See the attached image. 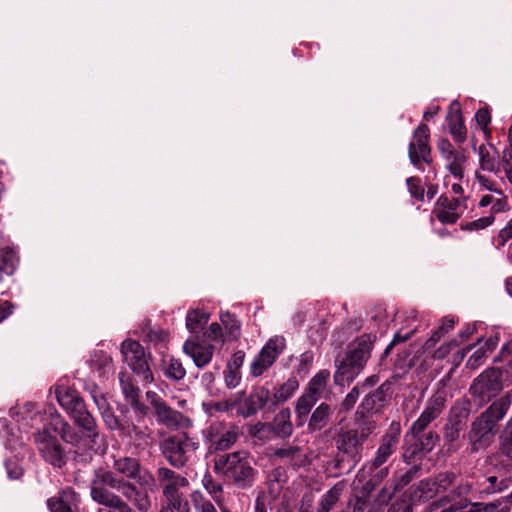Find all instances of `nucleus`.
Returning a JSON list of instances; mask_svg holds the SVG:
<instances>
[{"label":"nucleus","mask_w":512,"mask_h":512,"mask_svg":"<svg viewBox=\"0 0 512 512\" xmlns=\"http://www.w3.org/2000/svg\"><path fill=\"white\" fill-rule=\"evenodd\" d=\"M494 362H501L502 365L486 369L474 379L469 388L473 401L478 406L489 402L512 383V340L501 348Z\"/></svg>","instance_id":"f257e3e1"},{"label":"nucleus","mask_w":512,"mask_h":512,"mask_svg":"<svg viewBox=\"0 0 512 512\" xmlns=\"http://www.w3.org/2000/svg\"><path fill=\"white\" fill-rule=\"evenodd\" d=\"M67 443L78 446L81 437L71 426L62 420L45 424L33 433V440L40 456L54 468H63L68 461L66 451L57 436Z\"/></svg>","instance_id":"f03ea898"},{"label":"nucleus","mask_w":512,"mask_h":512,"mask_svg":"<svg viewBox=\"0 0 512 512\" xmlns=\"http://www.w3.org/2000/svg\"><path fill=\"white\" fill-rule=\"evenodd\" d=\"M376 337L363 334L348 345V350L342 359L335 360L336 371L334 383L345 386L353 382L364 369L371 356Z\"/></svg>","instance_id":"7ed1b4c3"},{"label":"nucleus","mask_w":512,"mask_h":512,"mask_svg":"<svg viewBox=\"0 0 512 512\" xmlns=\"http://www.w3.org/2000/svg\"><path fill=\"white\" fill-rule=\"evenodd\" d=\"M510 405L506 395L495 400L472 423L468 433L471 451L476 452L488 447L497 432V423L504 417Z\"/></svg>","instance_id":"20e7f679"},{"label":"nucleus","mask_w":512,"mask_h":512,"mask_svg":"<svg viewBox=\"0 0 512 512\" xmlns=\"http://www.w3.org/2000/svg\"><path fill=\"white\" fill-rule=\"evenodd\" d=\"M234 408H237V414L244 418L252 417L259 411L274 412L276 407L268 382L265 385L253 386L249 395H246L245 391H239L233 397L217 404L220 411L228 412Z\"/></svg>","instance_id":"39448f33"},{"label":"nucleus","mask_w":512,"mask_h":512,"mask_svg":"<svg viewBox=\"0 0 512 512\" xmlns=\"http://www.w3.org/2000/svg\"><path fill=\"white\" fill-rule=\"evenodd\" d=\"M215 471L222 472L225 479L238 489L251 488L258 471L253 468L245 452L237 451L219 456L215 460Z\"/></svg>","instance_id":"423d86ee"},{"label":"nucleus","mask_w":512,"mask_h":512,"mask_svg":"<svg viewBox=\"0 0 512 512\" xmlns=\"http://www.w3.org/2000/svg\"><path fill=\"white\" fill-rule=\"evenodd\" d=\"M121 354L124 362L132 372L144 383L154 382V375L151 368L153 356L146 351L140 342L133 339H126L121 344Z\"/></svg>","instance_id":"0eeeda50"},{"label":"nucleus","mask_w":512,"mask_h":512,"mask_svg":"<svg viewBox=\"0 0 512 512\" xmlns=\"http://www.w3.org/2000/svg\"><path fill=\"white\" fill-rule=\"evenodd\" d=\"M199 443L191 439L186 432L166 437L160 443V450L166 461L176 469H182L189 461L188 452L195 451Z\"/></svg>","instance_id":"6e6552de"},{"label":"nucleus","mask_w":512,"mask_h":512,"mask_svg":"<svg viewBox=\"0 0 512 512\" xmlns=\"http://www.w3.org/2000/svg\"><path fill=\"white\" fill-rule=\"evenodd\" d=\"M242 434L240 427L235 423L225 421L211 423L204 431L208 452L215 454L229 450Z\"/></svg>","instance_id":"1a4fd4ad"},{"label":"nucleus","mask_w":512,"mask_h":512,"mask_svg":"<svg viewBox=\"0 0 512 512\" xmlns=\"http://www.w3.org/2000/svg\"><path fill=\"white\" fill-rule=\"evenodd\" d=\"M334 440L337 450L343 455L341 459H336V467L341 468L342 463L347 460L349 464L348 471H351L362 459L364 442L354 429H341Z\"/></svg>","instance_id":"9d476101"},{"label":"nucleus","mask_w":512,"mask_h":512,"mask_svg":"<svg viewBox=\"0 0 512 512\" xmlns=\"http://www.w3.org/2000/svg\"><path fill=\"white\" fill-rule=\"evenodd\" d=\"M286 347L283 337H274L262 347L250 365V374L259 377L266 372L276 361Z\"/></svg>","instance_id":"9b49d317"},{"label":"nucleus","mask_w":512,"mask_h":512,"mask_svg":"<svg viewBox=\"0 0 512 512\" xmlns=\"http://www.w3.org/2000/svg\"><path fill=\"white\" fill-rule=\"evenodd\" d=\"M392 382L384 381L375 391L365 395L355 412V419H361L371 414L381 413L391 398Z\"/></svg>","instance_id":"f8f14e48"},{"label":"nucleus","mask_w":512,"mask_h":512,"mask_svg":"<svg viewBox=\"0 0 512 512\" xmlns=\"http://www.w3.org/2000/svg\"><path fill=\"white\" fill-rule=\"evenodd\" d=\"M411 434L413 442L407 445L403 452L406 463L421 461L439 441V435L432 430Z\"/></svg>","instance_id":"ddd939ff"},{"label":"nucleus","mask_w":512,"mask_h":512,"mask_svg":"<svg viewBox=\"0 0 512 512\" xmlns=\"http://www.w3.org/2000/svg\"><path fill=\"white\" fill-rule=\"evenodd\" d=\"M113 468L123 476L135 480L139 486L152 489L155 486V477L147 469H142L138 459L121 457L114 461Z\"/></svg>","instance_id":"4468645a"},{"label":"nucleus","mask_w":512,"mask_h":512,"mask_svg":"<svg viewBox=\"0 0 512 512\" xmlns=\"http://www.w3.org/2000/svg\"><path fill=\"white\" fill-rule=\"evenodd\" d=\"M103 422L107 429L118 430L123 434L130 435L131 432L140 433V428L136 426L128 417L129 409L124 406H118L117 411L107 403L103 408L99 409Z\"/></svg>","instance_id":"2eb2a0df"},{"label":"nucleus","mask_w":512,"mask_h":512,"mask_svg":"<svg viewBox=\"0 0 512 512\" xmlns=\"http://www.w3.org/2000/svg\"><path fill=\"white\" fill-rule=\"evenodd\" d=\"M146 397L154 410V415L158 423L167 427H176L179 425L182 414L170 407L159 394L154 391H148Z\"/></svg>","instance_id":"dca6fc26"},{"label":"nucleus","mask_w":512,"mask_h":512,"mask_svg":"<svg viewBox=\"0 0 512 512\" xmlns=\"http://www.w3.org/2000/svg\"><path fill=\"white\" fill-rule=\"evenodd\" d=\"M156 479L162 488L163 497L180 493L181 488L189 486V480L168 467H159L156 471Z\"/></svg>","instance_id":"f3484780"},{"label":"nucleus","mask_w":512,"mask_h":512,"mask_svg":"<svg viewBox=\"0 0 512 512\" xmlns=\"http://www.w3.org/2000/svg\"><path fill=\"white\" fill-rule=\"evenodd\" d=\"M119 381L125 399L130 403L135 414L140 418L146 417L149 413V407L140 401V389L134 383L132 376L126 372H120Z\"/></svg>","instance_id":"a211bd4d"},{"label":"nucleus","mask_w":512,"mask_h":512,"mask_svg":"<svg viewBox=\"0 0 512 512\" xmlns=\"http://www.w3.org/2000/svg\"><path fill=\"white\" fill-rule=\"evenodd\" d=\"M183 352L192 358L196 367L202 369L211 362L214 346L201 344L196 339H187L183 344Z\"/></svg>","instance_id":"6ab92c4d"},{"label":"nucleus","mask_w":512,"mask_h":512,"mask_svg":"<svg viewBox=\"0 0 512 512\" xmlns=\"http://www.w3.org/2000/svg\"><path fill=\"white\" fill-rule=\"evenodd\" d=\"M117 490L140 511L147 512L151 506V501L145 487H137L135 484L121 479V484Z\"/></svg>","instance_id":"aec40b11"},{"label":"nucleus","mask_w":512,"mask_h":512,"mask_svg":"<svg viewBox=\"0 0 512 512\" xmlns=\"http://www.w3.org/2000/svg\"><path fill=\"white\" fill-rule=\"evenodd\" d=\"M449 132L453 139L458 143H463L467 137V129L461 111V104L458 100H453L446 115Z\"/></svg>","instance_id":"412c9836"},{"label":"nucleus","mask_w":512,"mask_h":512,"mask_svg":"<svg viewBox=\"0 0 512 512\" xmlns=\"http://www.w3.org/2000/svg\"><path fill=\"white\" fill-rule=\"evenodd\" d=\"M92 498L96 503L102 505L98 512H133L131 506L122 497L112 491H95Z\"/></svg>","instance_id":"4be33fe9"},{"label":"nucleus","mask_w":512,"mask_h":512,"mask_svg":"<svg viewBox=\"0 0 512 512\" xmlns=\"http://www.w3.org/2000/svg\"><path fill=\"white\" fill-rule=\"evenodd\" d=\"M79 501V494L72 488H67L59 496L49 498L47 506L51 512H77Z\"/></svg>","instance_id":"5701e85b"},{"label":"nucleus","mask_w":512,"mask_h":512,"mask_svg":"<svg viewBox=\"0 0 512 512\" xmlns=\"http://www.w3.org/2000/svg\"><path fill=\"white\" fill-rule=\"evenodd\" d=\"M121 479L118 478L114 472L106 470L105 468L99 467L94 470V476L90 483V495L91 498L95 497V491H110L111 489H117L121 484Z\"/></svg>","instance_id":"b1692460"},{"label":"nucleus","mask_w":512,"mask_h":512,"mask_svg":"<svg viewBox=\"0 0 512 512\" xmlns=\"http://www.w3.org/2000/svg\"><path fill=\"white\" fill-rule=\"evenodd\" d=\"M74 423L81 429V442H90L91 447L97 444L99 439V428L95 418L91 413H85L84 416L74 420Z\"/></svg>","instance_id":"393cba45"},{"label":"nucleus","mask_w":512,"mask_h":512,"mask_svg":"<svg viewBox=\"0 0 512 512\" xmlns=\"http://www.w3.org/2000/svg\"><path fill=\"white\" fill-rule=\"evenodd\" d=\"M55 394L59 405L67 413L85 402L80 393L74 388L59 386L56 388Z\"/></svg>","instance_id":"a878e982"},{"label":"nucleus","mask_w":512,"mask_h":512,"mask_svg":"<svg viewBox=\"0 0 512 512\" xmlns=\"http://www.w3.org/2000/svg\"><path fill=\"white\" fill-rule=\"evenodd\" d=\"M271 427L273 433L281 438L286 439L293 433V424L291 422V411L289 408H284L279 411L273 422L268 424Z\"/></svg>","instance_id":"bb28decb"},{"label":"nucleus","mask_w":512,"mask_h":512,"mask_svg":"<svg viewBox=\"0 0 512 512\" xmlns=\"http://www.w3.org/2000/svg\"><path fill=\"white\" fill-rule=\"evenodd\" d=\"M331 417V408L325 402H322L316 409L312 412L309 420L307 429L309 432H317L321 431L325 428L330 421Z\"/></svg>","instance_id":"cd10ccee"},{"label":"nucleus","mask_w":512,"mask_h":512,"mask_svg":"<svg viewBox=\"0 0 512 512\" xmlns=\"http://www.w3.org/2000/svg\"><path fill=\"white\" fill-rule=\"evenodd\" d=\"M210 319V313L203 309H189L186 315V327L191 333H198L203 330Z\"/></svg>","instance_id":"c85d7f7f"},{"label":"nucleus","mask_w":512,"mask_h":512,"mask_svg":"<svg viewBox=\"0 0 512 512\" xmlns=\"http://www.w3.org/2000/svg\"><path fill=\"white\" fill-rule=\"evenodd\" d=\"M470 414V403L458 402L450 411L448 422L450 425L458 427V429H465Z\"/></svg>","instance_id":"c756f323"},{"label":"nucleus","mask_w":512,"mask_h":512,"mask_svg":"<svg viewBox=\"0 0 512 512\" xmlns=\"http://www.w3.org/2000/svg\"><path fill=\"white\" fill-rule=\"evenodd\" d=\"M299 387V382L295 377H290L285 383L281 384L277 389L274 388L272 392V399L277 408L281 403H284L293 396Z\"/></svg>","instance_id":"7c9ffc66"},{"label":"nucleus","mask_w":512,"mask_h":512,"mask_svg":"<svg viewBox=\"0 0 512 512\" xmlns=\"http://www.w3.org/2000/svg\"><path fill=\"white\" fill-rule=\"evenodd\" d=\"M220 320L225 328L228 340L236 341L241 335V322L234 313L229 311L221 312Z\"/></svg>","instance_id":"2f4dec72"},{"label":"nucleus","mask_w":512,"mask_h":512,"mask_svg":"<svg viewBox=\"0 0 512 512\" xmlns=\"http://www.w3.org/2000/svg\"><path fill=\"white\" fill-rule=\"evenodd\" d=\"M163 362L164 375L167 379L179 382L185 378L186 369L180 359L170 357L167 362Z\"/></svg>","instance_id":"473e14b6"},{"label":"nucleus","mask_w":512,"mask_h":512,"mask_svg":"<svg viewBox=\"0 0 512 512\" xmlns=\"http://www.w3.org/2000/svg\"><path fill=\"white\" fill-rule=\"evenodd\" d=\"M476 331L475 324H467L462 330L459 331L458 336L460 337V340L457 339L452 340L446 345H442L437 349L435 352L436 358H444L450 351L451 347H457L459 346L463 341L467 340L470 336H472Z\"/></svg>","instance_id":"72a5a7b5"},{"label":"nucleus","mask_w":512,"mask_h":512,"mask_svg":"<svg viewBox=\"0 0 512 512\" xmlns=\"http://www.w3.org/2000/svg\"><path fill=\"white\" fill-rule=\"evenodd\" d=\"M165 501L166 505H163L160 511L191 512L189 501L182 492L166 497Z\"/></svg>","instance_id":"f704fd0d"},{"label":"nucleus","mask_w":512,"mask_h":512,"mask_svg":"<svg viewBox=\"0 0 512 512\" xmlns=\"http://www.w3.org/2000/svg\"><path fill=\"white\" fill-rule=\"evenodd\" d=\"M432 148L426 149L420 153H418L417 149H415L414 143H409L408 145V157L413 166L418 168L421 171H424V167L422 162L427 165H431L433 162L432 159Z\"/></svg>","instance_id":"c9c22d12"},{"label":"nucleus","mask_w":512,"mask_h":512,"mask_svg":"<svg viewBox=\"0 0 512 512\" xmlns=\"http://www.w3.org/2000/svg\"><path fill=\"white\" fill-rule=\"evenodd\" d=\"M330 377L328 370H321L308 383L305 392L319 399L322 391L325 389L327 381Z\"/></svg>","instance_id":"e433bc0d"},{"label":"nucleus","mask_w":512,"mask_h":512,"mask_svg":"<svg viewBox=\"0 0 512 512\" xmlns=\"http://www.w3.org/2000/svg\"><path fill=\"white\" fill-rule=\"evenodd\" d=\"M430 129L427 124L421 123L413 133V140L410 143L415 144L418 153L431 148L429 144Z\"/></svg>","instance_id":"4c0bfd02"},{"label":"nucleus","mask_w":512,"mask_h":512,"mask_svg":"<svg viewBox=\"0 0 512 512\" xmlns=\"http://www.w3.org/2000/svg\"><path fill=\"white\" fill-rule=\"evenodd\" d=\"M112 358L103 351H97L90 360V368L103 377L111 368Z\"/></svg>","instance_id":"58836bf2"},{"label":"nucleus","mask_w":512,"mask_h":512,"mask_svg":"<svg viewBox=\"0 0 512 512\" xmlns=\"http://www.w3.org/2000/svg\"><path fill=\"white\" fill-rule=\"evenodd\" d=\"M408 464L411 466L395 481L394 490L397 492L401 491L405 486H407L421 470V463H418V461Z\"/></svg>","instance_id":"ea45409f"},{"label":"nucleus","mask_w":512,"mask_h":512,"mask_svg":"<svg viewBox=\"0 0 512 512\" xmlns=\"http://www.w3.org/2000/svg\"><path fill=\"white\" fill-rule=\"evenodd\" d=\"M300 453L301 448L299 446H288L275 449L273 452V457L279 459L287 458L290 460L293 467H300L302 461H296V458L300 455Z\"/></svg>","instance_id":"a19ab883"},{"label":"nucleus","mask_w":512,"mask_h":512,"mask_svg":"<svg viewBox=\"0 0 512 512\" xmlns=\"http://www.w3.org/2000/svg\"><path fill=\"white\" fill-rule=\"evenodd\" d=\"M355 420L358 423V428H355L354 430L357 431L358 436L365 443L368 437L374 432L376 422L370 418V415Z\"/></svg>","instance_id":"79ce46f5"},{"label":"nucleus","mask_w":512,"mask_h":512,"mask_svg":"<svg viewBox=\"0 0 512 512\" xmlns=\"http://www.w3.org/2000/svg\"><path fill=\"white\" fill-rule=\"evenodd\" d=\"M479 163L482 170L490 172L499 171L495 157L490 155L484 144L479 147Z\"/></svg>","instance_id":"37998d69"},{"label":"nucleus","mask_w":512,"mask_h":512,"mask_svg":"<svg viewBox=\"0 0 512 512\" xmlns=\"http://www.w3.org/2000/svg\"><path fill=\"white\" fill-rule=\"evenodd\" d=\"M340 492L336 487L328 490L322 497L317 508L318 512H329L339 499Z\"/></svg>","instance_id":"c03bdc74"},{"label":"nucleus","mask_w":512,"mask_h":512,"mask_svg":"<svg viewBox=\"0 0 512 512\" xmlns=\"http://www.w3.org/2000/svg\"><path fill=\"white\" fill-rule=\"evenodd\" d=\"M84 390L89 393L98 410L103 408L108 403L106 395L96 383H85Z\"/></svg>","instance_id":"a18cd8bd"},{"label":"nucleus","mask_w":512,"mask_h":512,"mask_svg":"<svg viewBox=\"0 0 512 512\" xmlns=\"http://www.w3.org/2000/svg\"><path fill=\"white\" fill-rule=\"evenodd\" d=\"M437 417V414L425 408L419 418L412 424L411 433L424 432Z\"/></svg>","instance_id":"49530a36"},{"label":"nucleus","mask_w":512,"mask_h":512,"mask_svg":"<svg viewBox=\"0 0 512 512\" xmlns=\"http://www.w3.org/2000/svg\"><path fill=\"white\" fill-rule=\"evenodd\" d=\"M90 442H84V446H87V450L81 451V447L78 446V448L75 450V456L74 460L77 464L86 466L93 460L94 455L96 454L95 445L91 447Z\"/></svg>","instance_id":"de8ad7c7"},{"label":"nucleus","mask_w":512,"mask_h":512,"mask_svg":"<svg viewBox=\"0 0 512 512\" xmlns=\"http://www.w3.org/2000/svg\"><path fill=\"white\" fill-rule=\"evenodd\" d=\"M406 185L410 195L418 201L424 200L425 190L421 185V179L417 176L408 177Z\"/></svg>","instance_id":"09e8293b"},{"label":"nucleus","mask_w":512,"mask_h":512,"mask_svg":"<svg viewBox=\"0 0 512 512\" xmlns=\"http://www.w3.org/2000/svg\"><path fill=\"white\" fill-rule=\"evenodd\" d=\"M494 221H495V216L489 215V216L481 217V218L471 221V222L462 223L460 225V228L465 231L481 230V229H485L488 226L492 225Z\"/></svg>","instance_id":"8fccbe9b"},{"label":"nucleus","mask_w":512,"mask_h":512,"mask_svg":"<svg viewBox=\"0 0 512 512\" xmlns=\"http://www.w3.org/2000/svg\"><path fill=\"white\" fill-rule=\"evenodd\" d=\"M360 395L359 384L354 386L351 391L345 396L339 405V413H345L351 410L356 404Z\"/></svg>","instance_id":"3c124183"},{"label":"nucleus","mask_w":512,"mask_h":512,"mask_svg":"<svg viewBox=\"0 0 512 512\" xmlns=\"http://www.w3.org/2000/svg\"><path fill=\"white\" fill-rule=\"evenodd\" d=\"M318 399L307 392H304L296 401L295 412L310 413Z\"/></svg>","instance_id":"603ef678"},{"label":"nucleus","mask_w":512,"mask_h":512,"mask_svg":"<svg viewBox=\"0 0 512 512\" xmlns=\"http://www.w3.org/2000/svg\"><path fill=\"white\" fill-rule=\"evenodd\" d=\"M459 206L460 200L458 198H449L446 194H442L436 202V208L439 210L456 212Z\"/></svg>","instance_id":"864d4df0"},{"label":"nucleus","mask_w":512,"mask_h":512,"mask_svg":"<svg viewBox=\"0 0 512 512\" xmlns=\"http://www.w3.org/2000/svg\"><path fill=\"white\" fill-rule=\"evenodd\" d=\"M414 333H415V330H411L405 334H402L401 331H398L397 333H395L393 340L390 342V344L386 347V349L382 353L380 361L381 362L384 361V359L390 354V352L394 346H396L397 344H399L401 342H405V341L409 340L413 336Z\"/></svg>","instance_id":"5fc2aeb1"},{"label":"nucleus","mask_w":512,"mask_h":512,"mask_svg":"<svg viewBox=\"0 0 512 512\" xmlns=\"http://www.w3.org/2000/svg\"><path fill=\"white\" fill-rule=\"evenodd\" d=\"M475 119L478 125L484 130L485 135L490 136V131H487V126L491 122V115L488 107L478 109L475 114Z\"/></svg>","instance_id":"6e6d98bb"},{"label":"nucleus","mask_w":512,"mask_h":512,"mask_svg":"<svg viewBox=\"0 0 512 512\" xmlns=\"http://www.w3.org/2000/svg\"><path fill=\"white\" fill-rule=\"evenodd\" d=\"M455 479V474L453 472H442L439 473L434 479L435 485L439 488L440 491L446 490L450 487Z\"/></svg>","instance_id":"4d7b16f0"},{"label":"nucleus","mask_w":512,"mask_h":512,"mask_svg":"<svg viewBox=\"0 0 512 512\" xmlns=\"http://www.w3.org/2000/svg\"><path fill=\"white\" fill-rule=\"evenodd\" d=\"M434 213H435L437 219L442 224H455L458 221V219L461 217L460 213L446 211V210H439L438 208L434 209Z\"/></svg>","instance_id":"13d9d810"},{"label":"nucleus","mask_w":512,"mask_h":512,"mask_svg":"<svg viewBox=\"0 0 512 512\" xmlns=\"http://www.w3.org/2000/svg\"><path fill=\"white\" fill-rule=\"evenodd\" d=\"M445 402H446L445 397L443 395L437 393L429 399L426 409L434 412L435 414H437L439 416L445 406Z\"/></svg>","instance_id":"bf43d9fd"},{"label":"nucleus","mask_w":512,"mask_h":512,"mask_svg":"<svg viewBox=\"0 0 512 512\" xmlns=\"http://www.w3.org/2000/svg\"><path fill=\"white\" fill-rule=\"evenodd\" d=\"M418 490L421 492V496L432 497L439 493V488L435 485L434 480L423 479L418 484Z\"/></svg>","instance_id":"052dcab7"},{"label":"nucleus","mask_w":512,"mask_h":512,"mask_svg":"<svg viewBox=\"0 0 512 512\" xmlns=\"http://www.w3.org/2000/svg\"><path fill=\"white\" fill-rule=\"evenodd\" d=\"M487 350L483 347L477 349L468 359L466 366L470 369H477L486 359Z\"/></svg>","instance_id":"680f3d73"},{"label":"nucleus","mask_w":512,"mask_h":512,"mask_svg":"<svg viewBox=\"0 0 512 512\" xmlns=\"http://www.w3.org/2000/svg\"><path fill=\"white\" fill-rule=\"evenodd\" d=\"M8 477L11 480L20 479L24 473L23 468L17 463V461L9 459L4 463Z\"/></svg>","instance_id":"e2e57ef3"},{"label":"nucleus","mask_w":512,"mask_h":512,"mask_svg":"<svg viewBox=\"0 0 512 512\" xmlns=\"http://www.w3.org/2000/svg\"><path fill=\"white\" fill-rule=\"evenodd\" d=\"M437 149L440 152L441 156L447 161H450L452 159V156L456 151L452 146L451 142L447 138L439 139V141L437 142Z\"/></svg>","instance_id":"0e129e2a"},{"label":"nucleus","mask_w":512,"mask_h":512,"mask_svg":"<svg viewBox=\"0 0 512 512\" xmlns=\"http://www.w3.org/2000/svg\"><path fill=\"white\" fill-rule=\"evenodd\" d=\"M502 453L512 460V423L508 424L501 446Z\"/></svg>","instance_id":"69168bd1"},{"label":"nucleus","mask_w":512,"mask_h":512,"mask_svg":"<svg viewBox=\"0 0 512 512\" xmlns=\"http://www.w3.org/2000/svg\"><path fill=\"white\" fill-rule=\"evenodd\" d=\"M392 453L393 452L391 451L390 448H387L386 446L384 447L380 444V446L376 452V456L372 461L373 466L375 468H378L381 465H383L388 460V458L392 455Z\"/></svg>","instance_id":"338daca9"},{"label":"nucleus","mask_w":512,"mask_h":512,"mask_svg":"<svg viewBox=\"0 0 512 512\" xmlns=\"http://www.w3.org/2000/svg\"><path fill=\"white\" fill-rule=\"evenodd\" d=\"M313 353L310 352V351H306L304 352L302 355H301V359H300V362L297 366V372L300 374V373H303L304 375H306L312 364H313Z\"/></svg>","instance_id":"774afa93"}]
</instances>
